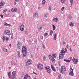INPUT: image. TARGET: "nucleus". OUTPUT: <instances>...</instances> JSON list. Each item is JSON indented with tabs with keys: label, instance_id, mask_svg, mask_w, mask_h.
Wrapping results in <instances>:
<instances>
[{
	"label": "nucleus",
	"instance_id": "nucleus-1",
	"mask_svg": "<svg viewBox=\"0 0 79 79\" xmlns=\"http://www.w3.org/2000/svg\"><path fill=\"white\" fill-rule=\"evenodd\" d=\"M23 53V56L26 57V54H27V48L25 46H23L22 49Z\"/></svg>",
	"mask_w": 79,
	"mask_h": 79
},
{
	"label": "nucleus",
	"instance_id": "nucleus-2",
	"mask_svg": "<svg viewBox=\"0 0 79 79\" xmlns=\"http://www.w3.org/2000/svg\"><path fill=\"white\" fill-rule=\"evenodd\" d=\"M66 71V67L65 66H62L60 70V72L62 74L63 73V72Z\"/></svg>",
	"mask_w": 79,
	"mask_h": 79
},
{
	"label": "nucleus",
	"instance_id": "nucleus-3",
	"mask_svg": "<svg viewBox=\"0 0 79 79\" xmlns=\"http://www.w3.org/2000/svg\"><path fill=\"white\" fill-rule=\"evenodd\" d=\"M63 50H61V51L60 52V54H59V59H61L64 57V55H63Z\"/></svg>",
	"mask_w": 79,
	"mask_h": 79
},
{
	"label": "nucleus",
	"instance_id": "nucleus-4",
	"mask_svg": "<svg viewBox=\"0 0 79 79\" xmlns=\"http://www.w3.org/2000/svg\"><path fill=\"white\" fill-rule=\"evenodd\" d=\"M37 68L39 69H42L44 68V67L43 66V65L41 64H39L37 66Z\"/></svg>",
	"mask_w": 79,
	"mask_h": 79
},
{
	"label": "nucleus",
	"instance_id": "nucleus-5",
	"mask_svg": "<svg viewBox=\"0 0 79 79\" xmlns=\"http://www.w3.org/2000/svg\"><path fill=\"white\" fill-rule=\"evenodd\" d=\"M22 44L19 41L18 42V44L17 45V47L19 48V49H20V47L22 46Z\"/></svg>",
	"mask_w": 79,
	"mask_h": 79
},
{
	"label": "nucleus",
	"instance_id": "nucleus-6",
	"mask_svg": "<svg viewBox=\"0 0 79 79\" xmlns=\"http://www.w3.org/2000/svg\"><path fill=\"white\" fill-rule=\"evenodd\" d=\"M32 63V62L31 61V60H29L26 63V65L27 66H30L31 64Z\"/></svg>",
	"mask_w": 79,
	"mask_h": 79
},
{
	"label": "nucleus",
	"instance_id": "nucleus-7",
	"mask_svg": "<svg viewBox=\"0 0 79 79\" xmlns=\"http://www.w3.org/2000/svg\"><path fill=\"white\" fill-rule=\"evenodd\" d=\"M46 70H47V73L49 74L50 73V69L49 66L46 67Z\"/></svg>",
	"mask_w": 79,
	"mask_h": 79
},
{
	"label": "nucleus",
	"instance_id": "nucleus-8",
	"mask_svg": "<svg viewBox=\"0 0 79 79\" xmlns=\"http://www.w3.org/2000/svg\"><path fill=\"white\" fill-rule=\"evenodd\" d=\"M70 73H69V75L73 76V75H74V73H73V69L71 67L70 68Z\"/></svg>",
	"mask_w": 79,
	"mask_h": 79
},
{
	"label": "nucleus",
	"instance_id": "nucleus-9",
	"mask_svg": "<svg viewBox=\"0 0 79 79\" xmlns=\"http://www.w3.org/2000/svg\"><path fill=\"white\" fill-rule=\"evenodd\" d=\"M73 61L74 63V64H77V63L78 62V60L77 59H74V58L73 57Z\"/></svg>",
	"mask_w": 79,
	"mask_h": 79
},
{
	"label": "nucleus",
	"instance_id": "nucleus-10",
	"mask_svg": "<svg viewBox=\"0 0 79 79\" xmlns=\"http://www.w3.org/2000/svg\"><path fill=\"white\" fill-rule=\"evenodd\" d=\"M4 33L6 34V35H10V34H11L10 31L9 30H7L6 31H5L4 32Z\"/></svg>",
	"mask_w": 79,
	"mask_h": 79
},
{
	"label": "nucleus",
	"instance_id": "nucleus-11",
	"mask_svg": "<svg viewBox=\"0 0 79 79\" xmlns=\"http://www.w3.org/2000/svg\"><path fill=\"white\" fill-rule=\"evenodd\" d=\"M24 29V26L23 25H21L20 27V31H23Z\"/></svg>",
	"mask_w": 79,
	"mask_h": 79
},
{
	"label": "nucleus",
	"instance_id": "nucleus-12",
	"mask_svg": "<svg viewBox=\"0 0 79 79\" xmlns=\"http://www.w3.org/2000/svg\"><path fill=\"white\" fill-rule=\"evenodd\" d=\"M11 11L13 13H15L17 11V9L16 8H12L11 10Z\"/></svg>",
	"mask_w": 79,
	"mask_h": 79
},
{
	"label": "nucleus",
	"instance_id": "nucleus-13",
	"mask_svg": "<svg viewBox=\"0 0 79 79\" xmlns=\"http://www.w3.org/2000/svg\"><path fill=\"white\" fill-rule=\"evenodd\" d=\"M4 6V2H0V8H2Z\"/></svg>",
	"mask_w": 79,
	"mask_h": 79
},
{
	"label": "nucleus",
	"instance_id": "nucleus-14",
	"mask_svg": "<svg viewBox=\"0 0 79 79\" xmlns=\"http://www.w3.org/2000/svg\"><path fill=\"white\" fill-rule=\"evenodd\" d=\"M16 74V71H13L12 73V76L14 77Z\"/></svg>",
	"mask_w": 79,
	"mask_h": 79
},
{
	"label": "nucleus",
	"instance_id": "nucleus-15",
	"mask_svg": "<svg viewBox=\"0 0 79 79\" xmlns=\"http://www.w3.org/2000/svg\"><path fill=\"white\" fill-rule=\"evenodd\" d=\"M49 59H50L52 60L53 63H55V59L54 58L52 57V58H49Z\"/></svg>",
	"mask_w": 79,
	"mask_h": 79
},
{
	"label": "nucleus",
	"instance_id": "nucleus-16",
	"mask_svg": "<svg viewBox=\"0 0 79 79\" xmlns=\"http://www.w3.org/2000/svg\"><path fill=\"white\" fill-rule=\"evenodd\" d=\"M11 72H9L8 73V77L10 78V79H11Z\"/></svg>",
	"mask_w": 79,
	"mask_h": 79
},
{
	"label": "nucleus",
	"instance_id": "nucleus-17",
	"mask_svg": "<svg viewBox=\"0 0 79 79\" xmlns=\"http://www.w3.org/2000/svg\"><path fill=\"white\" fill-rule=\"evenodd\" d=\"M56 36H57V34L56 33H55L54 34V40H56Z\"/></svg>",
	"mask_w": 79,
	"mask_h": 79
},
{
	"label": "nucleus",
	"instance_id": "nucleus-18",
	"mask_svg": "<svg viewBox=\"0 0 79 79\" xmlns=\"http://www.w3.org/2000/svg\"><path fill=\"white\" fill-rule=\"evenodd\" d=\"M51 67L52 70H53V71H56V70H55V68H54V67H53V65H51Z\"/></svg>",
	"mask_w": 79,
	"mask_h": 79
},
{
	"label": "nucleus",
	"instance_id": "nucleus-19",
	"mask_svg": "<svg viewBox=\"0 0 79 79\" xmlns=\"http://www.w3.org/2000/svg\"><path fill=\"white\" fill-rule=\"evenodd\" d=\"M52 56L54 58H56V54H53Z\"/></svg>",
	"mask_w": 79,
	"mask_h": 79
},
{
	"label": "nucleus",
	"instance_id": "nucleus-20",
	"mask_svg": "<svg viewBox=\"0 0 79 79\" xmlns=\"http://www.w3.org/2000/svg\"><path fill=\"white\" fill-rule=\"evenodd\" d=\"M53 21H55V22H57V21H58V18H54L53 19Z\"/></svg>",
	"mask_w": 79,
	"mask_h": 79
},
{
	"label": "nucleus",
	"instance_id": "nucleus-21",
	"mask_svg": "<svg viewBox=\"0 0 79 79\" xmlns=\"http://www.w3.org/2000/svg\"><path fill=\"white\" fill-rule=\"evenodd\" d=\"M66 0H60V2L62 3H65Z\"/></svg>",
	"mask_w": 79,
	"mask_h": 79
},
{
	"label": "nucleus",
	"instance_id": "nucleus-22",
	"mask_svg": "<svg viewBox=\"0 0 79 79\" xmlns=\"http://www.w3.org/2000/svg\"><path fill=\"white\" fill-rule=\"evenodd\" d=\"M58 76L59 79H61V74H60V73H59L58 74Z\"/></svg>",
	"mask_w": 79,
	"mask_h": 79
},
{
	"label": "nucleus",
	"instance_id": "nucleus-23",
	"mask_svg": "<svg viewBox=\"0 0 79 79\" xmlns=\"http://www.w3.org/2000/svg\"><path fill=\"white\" fill-rule=\"evenodd\" d=\"M43 61H45L46 60V57L45 56H43Z\"/></svg>",
	"mask_w": 79,
	"mask_h": 79
},
{
	"label": "nucleus",
	"instance_id": "nucleus-24",
	"mask_svg": "<svg viewBox=\"0 0 79 79\" xmlns=\"http://www.w3.org/2000/svg\"><path fill=\"white\" fill-rule=\"evenodd\" d=\"M64 61H66V62H68V63H70V60H67L66 59H64Z\"/></svg>",
	"mask_w": 79,
	"mask_h": 79
},
{
	"label": "nucleus",
	"instance_id": "nucleus-25",
	"mask_svg": "<svg viewBox=\"0 0 79 79\" xmlns=\"http://www.w3.org/2000/svg\"><path fill=\"white\" fill-rule=\"evenodd\" d=\"M37 13H35V14H34L33 15V17H34V18H35V16H37Z\"/></svg>",
	"mask_w": 79,
	"mask_h": 79
},
{
	"label": "nucleus",
	"instance_id": "nucleus-26",
	"mask_svg": "<svg viewBox=\"0 0 79 79\" xmlns=\"http://www.w3.org/2000/svg\"><path fill=\"white\" fill-rule=\"evenodd\" d=\"M6 39V36H4L3 38H2V40H3V42H5V39Z\"/></svg>",
	"mask_w": 79,
	"mask_h": 79
},
{
	"label": "nucleus",
	"instance_id": "nucleus-27",
	"mask_svg": "<svg viewBox=\"0 0 79 79\" xmlns=\"http://www.w3.org/2000/svg\"><path fill=\"white\" fill-rule=\"evenodd\" d=\"M45 1L43 0L42 2V4H43V5H44V4H45Z\"/></svg>",
	"mask_w": 79,
	"mask_h": 79
},
{
	"label": "nucleus",
	"instance_id": "nucleus-28",
	"mask_svg": "<svg viewBox=\"0 0 79 79\" xmlns=\"http://www.w3.org/2000/svg\"><path fill=\"white\" fill-rule=\"evenodd\" d=\"M53 31H52V30H51L50 31V35H52V34H53Z\"/></svg>",
	"mask_w": 79,
	"mask_h": 79
},
{
	"label": "nucleus",
	"instance_id": "nucleus-29",
	"mask_svg": "<svg viewBox=\"0 0 79 79\" xmlns=\"http://www.w3.org/2000/svg\"><path fill=\"white\" fill-rule=\"evenodd\" d=\"M73 0H70V3L72 6L73 5Z\"/></svg>",
	"mask_w": 79,
	"mask_h": 79
},
{
	"label": "nucleus",
	"instance_id": "nucleus-30",
	"mask_svg": "<svg viewBox=\"0 0 79 79\" xmlns=\"http://www.w3.org/2000/svg\"><path fill=\"white\" fill-rule=\"evenodd\" d=\"M52 27H53V30H55V29H56V27H55V26L54 25H52Z\"/></svg>",
	"mask_w": 79,
	"mask_h": 79
},
{
	"label": "nucleus",
	"instance_id": "nucleus-31",
	"mask_svg": "<svg viewBox=\"0 0 79 79\" xmlns=\"http://www.w3.org/2000/svg\"><path fill=\"white\" fill-rule=\"evenodd\" d=\"M3 50L5 52H7V49H6L5 48H3Z\"/></svg>",
	"mask_w": 79,
	"mask_h": 79
},
{
	"label": "nucleus",
	"instance_id": "nucleus-32",
	"mask_svg": "<svg viewBox=\"0 0 79 79\" xmlns=\"http://www.w3.org/2000/svg\"><path fill=\"white\" fill-rule=\"evenodd\" d=\"M48 16L47 14L45 13L44 15V17H47Z\"/></svg>",
	"mask_w": 79,
	"mask_h": 79
},
{
	"label": "nucleus",
	"instance_id": "nucleus-33",
	"mask_svg": "<svg viewBox=\"0 0 79 79\" xmlns=\"http://www.w3.org/2000/svg\"><path fill=\"white\" fill-rule=\"evenodd\" d=\"M63 50V55H65V54L66 53V51H64V49H62V50Z\"/></svg>",
	"mask_w": 79,
	"mask_h": 79
},
{
	"label": "nucleus",
	"instance_id": "nucleus-34",
	"mask_svg": "<svg viewBox=\"0 0 79 79\" xmlns=\"http://www.w3.org/2000/svg\"><path fill=\"white\" fill-rule=\"evenodd\" d=\"M64 10V7H63L61 8V10L62 11H63Z\"/></svg>",
	"mask_w": 79,
	"mask_h": 79
},
{
	"label": "nucleus",
	"instance_id": "nucleus-35",
	"mask_svg": "<svg viewBox=\"0 0 79 79\" xmlns=\"http://www.w3.org/2000/svg\"><path fill=\"white\" fill-rule=\"evenodd\" d=\"M11 39H13V37H14V35H13V33L11 34Z\"/></svg>",
	"mask_w": 79,
	"mask_h": 79
},
{
	"label": "nucleus",
	"instance_id": "nucleus-36",
	"mask_svg": "<svg viewBox=\"0 0 79 79\" xmlns=\"http://www.w3.org/2000/svg\"><path fill=\"white\" fill-rule=\"evenodd\" d=\"M69 25L70 26H73V23L72 22H71V23H69Z\"/></svg>",
	"mask_w": 79,
	"mask_h": 79
},
{
	"label": "nucleus",
	"instance_id": "nucleus-37",
	"mask_svg": "<svg viewBox=\"0 0 79 79\" xmlns=\"http://www.w3.org/2000/svg\"><path fill=\"white\" fill-rule=\"evenodd\" d=\"M4 25H5V26H8V23H4Z\"/></svg>",
	"mask_w": 79,
	"mask_h": 79
},
{
	"label": "nucleus",
	"instance_id": "nucleus-38",
	"mask_svg": "<svg viewBox=\"0 0 79 79\" xmlns=\"http://www.w3.org/2000/svg\"><path fill=\"white\" fill-rule=\"evenodd\" d=\"M18 56H19V55H20V53L19 51H18Z\"/></svg>",
	"mask_w": 79,
	"mask_h": 79
},
{
	"label": "nucleus",
	"instance_id": "nucleus-39",
	"mask_svg": "<svg viewBox=\"0 0 79 79\" xmlns=\"http://www.w3.org/2000/svg\"><path fill=\"white\" fill-rule=\"evenodd\" d=\"M12 79H16V77H11Z\"/></svg>",
	"mask_w": 79,
	"mask_h": 79
},
{
	"label": "nucleus",
	"instance_id": "nucleus-40",
	"mask_svg": "<svg viewBox=\"0 0 79 79\" xmlns=\"http://www.w3.org/2000/svg\"><path fill=\"white\" fill-rule=\"evenodd\" d=\"M6 41H8V40L9 39L8 38V37H6Z\"/></svg>",
	"mask_w": 79,
	"mask_h": 79
},
{
	"label": "nucleus",
	"instance_id": "nucleus-41",
	"mask_svg": "<svg viewBox=\"0 0 79 79\" xmlns=\"http://www.w3.org/2000/svg\"><path fill=\"white\" fill-rule=\"evenodd\" d=\"M47 35H48V33H45V34H44V35H45V36H47Z\"/></svg>",
	"mask_w": 79,
	"mask_h": 79
},
{
	"label": "nucleus",
	"instance_id": "nucleus-42",
	"mask_svg": "<svg viewBox=\"0 0 79 79\" xmlns=\"http://www.w3.org/2000/svg\"><path fill=\"white\" fill-rule=\"evenodd\" d=\"M40 39H44V37H43V36H41L40 37Z\"/></svg>",
	"mask_w": 79,
	"mask_h": 79
},
{
	"label": "nucleus",
	"instance_id": "nucleus-43",
	"mask_svg": "<svg viewBox=\"0 0 79 79\" xmlns=\"http://www.w3.org/2000/svg\"><path fill=\"white\" fill-rule=\"evenodd\" d=\"M18 58H21V55H19V56H18Z\"/></svg>",
	"mask_w": 79,
	"mask_h": 79
},
{
	"label": "nucleus",
	"instance_id": "nucleus-44",
	"mask_svg": "<svg viewBox=\"0 0 79 79\" xmlns=\"http://www.w3.org/2000/svg\"><path fill=\"white\" fill-rule=\"evenodd\" d=\"M49 58H52V56H49Z\"/></svg>",
	"mask_w": 79,
	"mask_h": 79
},
{
	"label": "nucleus",
	"instance_id": "nucleus-45",
	"mask_svg": "<svg viewBox=\"0 0 79 79\" xmlns=\"http://www.w3.org/2000/svg\"><path fill=\"white\" fill-rule=\"evenodd\" d=\"M27 77H26V75L25 76V77H24V79H27Z\"/></svg>",
	"mask_w": 79,
	"mask_h": 79
},
{
	"label": "nucleus",
	"instance_id": "nucleus-46",
	"mask_svg": "<svg viewBox=\"0 0 79 79\" xmlns=\"http://www.w3.org/2000/svg\"><path fill=\"white\" fill-rule=\"evenodd\" d=\"M49 11H51V7H49Z\"/></svg>",
	"mask_w": 79,
	"mask_h": 79
},
{
	"label": "nucleus",
	"instance_id": "nucleus-47",
	"mask_svg": "<svg viewBox=\"0 0 79 79\" xmlns=\"http://www.w3.org/2000/svg\"><path fill=\"white\" fill-rule=\"evenodd\" d=\"M43 47L44 48H45V45L43 44Z\"/></svg>",
	"mask_w": 79,
	"mask_h": 79
},
{
	"label": "nucleus",
	"instance_id": "nucleus-48",
	"mask_svg": "<svg viewBox=\"0 0 79 79\" xmlns=\"http://www.w3.org/2000/svg\"><path fill=\"white\" fill-rule=\"evenodd\" d=\"M65 52H67V49L66 48H65Z\"/></svg>",
	"mask_w": 79,
	"mask_h": 79
},
{
	"label": "nucleus",
	"instance_id": "nucleus-49",
	"mask_svg": "<svg viewBox=\"0 0 79 79\" xmlns=\"http://www.w3.org/2000/svg\"><path fill=\"white\" fill-rule=\"evenodd\" d=\"M0 16H1V18H2L3 17V16L2 15H1Z\"/></svg>",
	"mask_w": 79,
	"mask_h": 79
},
{
	"label": "nucleus",
	"instance_id": "nucleus-50",
	"mask_svg": "<svg viewBox=\"0 0 79 79\" xmlns=\"http://www.w3.org/2000/svg\"><path fill=\"white\" fill-rule=\"evenodd\" d=\"M7 26H10L11 24H7Z\"/></svg>",
	"mask_w": 79,
	"mask_h": 79
},
{
	"label": "nucleus",
	"instance_id": "nucleus-51",
	"mask_svg": "<svg viewBox=\"0 0 79 79\" xmlns=\"http://www.w3.org/2000/svg\"><path fill=\"white\" fill-rule=\"evenodd\" d=\"M4 11L5 12H6V11H7V10L5 9V10H4Z\"/></svg>",
	"mask_w": 79,
	"mask_h": 79
},
{
	"label": "nucleus",
	"instance_id": "nucleus-52",
	"mask_svg": "<svg viewBox=\"0 0 79 79\" xmlns=\"http://www.w3.org/2000/svg\"><path fill=\"white\" fill-rule=\"evenodd\" d=\"M58 65H59L60 66V63L59 62V63H58Z\"/></svg>",
	"mask_w": 79,
	"mask_h": 79
},
{
	"label": "nucleus",
	"instance_id": "nucleus-53",
	"mask_svg": "<svg viewBox=\"0 0 79 79\" xmlns=\"http://www.w3.org/2000/svg\"><path fill=\"white\" fill-rule=\"evenodd\" d=\"M67 17L68 18H71V16L69 15H68Z\"/></svg>",
	"mask_w": 79,
	"mask_h": 79
},
{
	"label": "nucleus",
	"instance_id": "nucleus-54",
	"mask_svg": "<svg viewBox=\"0 0 79 79\" xmlns=\"http://www.w3.org/2000/svg\"><path fill=\"white\" fill-rule=\"evenodd\" d=\"M42 27H40V29H42Z\"/></svg>",
	"mask_w": 79,
	"mask_h": 79
},
{
	"label": "nucleus",
	"instance_id": "nucleus-55",
	"mask_svg": "<svg viewBox=\"0 0 79 79\" xmlns=\"http://www.w3.org/2000/svg\"><path fill=\"white\" fill-rule=\"evenodd\" d=\"M26 75V76L27 77H28V76H29V75Z\"/></svg>",
	"mask_w": 79,
	"mask_h": 79
},
{
	"label": "nucleus",
	"instance_id": "nucleus-56",
	"mask_svg": "<svg viewBox=\"0 0 79 79\" xmlns=\"http://www.w3.org/2000/svg\"><path fill=\"white\" fill-rule=\"evenodd\" d=\"M74 46H76V44H74Z\"/></svg>",
	"mask_w": 79,
	"mask_h": 79
},
{
	"label": "nucleus",
	"instance_id": "nucleus-57",
	"mask_svg": "<svg viewBox=\"0 0 79 79\" xmlns=\"http://www.w3.org/2000/svg\"><path fill=\"white\" fill-rule=\"evenodd\" d=\"M15 1H16V2H18V1H19V0H15Z\"/></svg>",
	"mask_w": 79,
	"mask_h": 79
},
{
	"label": "nucleus",
	"instance_id": "nucleus-58",
	"mask_svg": "<svg viewBox=\"0 0 79 79\" xmlns=\"http://www.w3.org/2000/svg\"><path fill=\"white\" fill-rule=\"evenodd\" d=\"M33 73H34V74H37V73H35V72H34Z\"/></svg>",
	"mask_w": 79,
	"mask_h": 79
},
{
	"label": "nucleus",
	"instance_id": "nucleus-59",
	"mask_svg": "<svg viewBox=\"0 0 79 79\" xmlns=\"http://www.w3.org/2000/svg\"><path fill=\"white\" fill-rule=\"evenodd\" d=\"M2 12H3V13H5V10H3V11H2Z\"/></svg>",
	"mask_w": 79,
	"mask_h": 79
},
{
	"label": "nucleus",
	"instance_id": "nucleus-60",
	"mask_svg": "<svg viewBox=\"0 0 79 79\" xmlns=\"http://www.w3.org/2000/svg\"><path fill=\"white\" fill-rule=\"evenodd\" d=\"M9 46H10V47H11V44H9Z\"/></svg>",
	"mask_w": 79,
	"mask_h": 79
},
{
	"label": "nucleus",
	"instance_id": "nucleus-61",
	"mask_svg": "<svg viewBox=\"0 0 79 79\" xmlns=\"http://www.w3.org/2000/svg\"><path fill=\"white\" fill-rule=\"evenodd\" d=\"M15 15H13V16H12V17H14V16H15Z\"/></svg>",
	"mask_w": 79,
	"mask_h": 79
},
{
	"label": "nucleus",
	"instance_id": "nucleus-62",
	"mask_svg": "<svg viewBox=\"0 0 79 79\" xmlns=\"http://www.w3.org/2000/svg\"><path fill=\"white\" fill-rule=\"evenodd\" d=\"M30 77V76L29 75H28V77Z\"/></svg>",
	"mask_w": 79,
	"mask_h": 79
},
{
	"label": "nucleus",
	"instance_id": "nucleus-63",
	"mask_svg": "<svg viewBox=\"0 0 79 79\" xmlns=\"http://www.w3.org/2000/svg\"><path fill=\"white\" fill-rule=\"evenodd\" d=\"M11 69V67H9V69Z\"/></svg>",
	"mask_w": 79,
	"mask_h": 79
}]
</instances>
